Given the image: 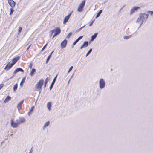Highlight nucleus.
I'll list each match as a JSON object with an SVG mask.
<instances>
[{"label":"nucleus","instance_id":"1","mask_svg":"<svg viewBox=\"0 0 153 153\" xmlns=\"http://www.w3.org/2000/svg\"><path fill=\"white\" fill-rule=\"evenodd\" d=\"M148 17V15L145 13H140V17L138 18L137 20V22L138 23H141L142 24L143 21L147 19Z\"/></svg>","mask_w":153,"mask_h":153},{"label":"nucleus","instance_id":"2","mask_svg":"<svg viewBox=\"0 0 153 153\" xmlns=\"http://www.w3.org/2000/svg\"><path fill=\"white\" fill-rule=\"evenodd\" d=\"M44 81L43 79L39 80L35 86V90L36 91H41L42 87L43 85Z\"/></svg>","mask_w":153,"mask_h":153},{"label":"nucleus","instance_id":"3","mask_svg":"<svg viewBox=\"0 0 153 153\" xmlns=\"http://www.w3.org/2000/svg\"><path fill=\"white\" fill-rule=\"evenodd\" d=\"M85 3V1L83 0L80 4L78 7L77 10L79 12H82L83 9V8Z\"/></svg>","mask_w":153,"mask_h":153},{"label":"nucleus","instance_id":"4","mask_svg":"<svg viewBox=\"0 0 153 153\" xmlns=\"http://www.w3.org/2000/svg\"><path fill=\"white\" fill-rule=\"evenodd\" d=\"M51 31V32L52 34H53V33H55L53 36V37H54L60 33L61 29L59 27H56L55 29Z\"/></svg>","mask_w":153,"mask_h":153},{"label":"nucleus","instance_id":"5","mask_svg":"<svg viewBox=\"0 0 153 153\" xmlns=\"http://www.w3.org/2000/svg\"><path fill=\"white\" fill-rule=\"evenodd\" d=\"M16 122H14L13 121V119H12L11 120V126L13 128H16L19 126V124L18 121L17 120H16Z\"/></svg>","mask_w":153,"mask_h":153},{"label":"nucleus","instance_id":"6","mask_svg":"<svg viewBox=\"0 0 153 153\" xmlns=\"http://www.w3.org/2000/svg\"><path fill=\"white\" fill-rule=\"evenodd\" d=\"M100 87V88H104L105 86V83L102 79H100L99 82Z\"/></svg>","mask_w":153,"mask_h":153},{"label":"nucleus","instance_id":"7","mask_svg":"<svg viewBox=\"0 0 153 153\" xmlns=\"http://www.w3.org/2000/svg\"><path fill=\"white\" fill-rule=\"evenodd\" d=\"M13 65L12 63L10 64V62H9L6 65L4 69L7 71L11 69Z\"/></svg>","mask_w":153,"mask_h":153},{"label":"nucleus","instance_id":"8","mask_svg":"<svg viewBox=\"0 0 153 153\" xmlns=\"http://www.w3.org/2000/svg\"><path fill=\"white\" fill-rule=\"evenodd\" d=\"M8 2L9 4L11 7L13 8L15 7L16 3L13 0H8Z\"/></svg>","mask_w":153,"mask_h":153},{"label":"nucleus","instance_id":"9","mask_svg":"<svg viewBox=\"0 0 153 153\" xmlns=\"http://www.w3.org/2000/svg\"><path fill=\"white\" fill-rule=\"evenodd\" d=\"M67 40L66 39H65L61 43V46L62 48L66 47L67 45Z\"/></svg>","mask_w":153,"mask_h":153},{"label":"nucleus","instance_id":"10","mask_svg":"<svg viewBox=\"0 0 153 153\" xmlns=\"http://www.w3.org/2000/svg\"><path fill=\"white\" fill-rule=\"evenodd\" d=\"M20 57L19 56H17V57H15L13 58L12 60V64L14 65L16 63L17 61L19 59Z\"/></svg>","mask_w":153,"mask_h":153},{"label":"nucleus","instance_id":"11","mask_svg":"<svg viewBox=\"0 0 153 153\" xmlns=\"http://www.w3.org/2000/svg\"><path fill=\"white\" fill-rule=\"evenodd\" d=\"M71 15V13H70L64 18L63 22L64 24H65L67 22L70 17Z\"/></svg>","mask_w":153,"mask_h":153},{"label":"nucleus","instance_id":"12","mask_svg":"<svg viewBox=\"0 0 153 153\" xmlns=\"http://www.w3.org/2000/svg\"><path fill=\"white\" fill-rule=\"evenodd\" d=\"M21 71L22 72H24V70H23L22 68H16L13 72V74H16L17 73Z\"/></svg>","mask_w":153,"mask_h":153},{"label":"nucleus","instance_id":"13","mask_svg":"<svg viewBox=\"0 0 153 153\" xmlns=\"http://www.w3.org/2000/svg\"><path fill=\"white\" fill-rule=\"evenodd\" d=\"M24 100H23L18 104L17 107L19 110L21 109Z\"/></svg>","mask_w":153,"mask_h":153},{"label":"nucleus","instance_id":"14","mask_svg":"<svg viewBox=\"0 0 153 153\" xmlns=\"http://www.w3.org/2000/svg\"><path fill=\"white\" fill-rule=\"evenodd\" d=\"M57 76V75H56V76L54 77V79H53L52 82L51 84V85L50 86V90H51L52 89L53 87V85L55 82V81L56 79Z\"/></svg>","mask_w":153,"mask_h":153},{"label":"nucleus","instance_id":"15","mask_svg":"<svg viewBox=\"0 0 153 153\" xmlns=\"http://www.w3.org/2000/svg\"><path fill=\"white\" fill-rule=\"evenodd\" d=\"M140 8L139 7H135L133 8L131 10V13H133L135 10H137Z\"/></svg>","mask_w":153,"mask_h":153},{"label":"nucleus","instance_id":"16","mask_svg":"<svg viewBox=\"0 0 153 153\" xmlns=\"http://www.w3.org/2000/svg\"><path fill=\"white\" fill-rule=\"evenodd\" d=\"M17 120L18 121V122L19 124L21 123L24 122L25 121V119L23 118H19V119Z\"/></svg>","mask_w":153,"mask_h":153},{"label":"nucleus","instance_id":"17","mask_svg":"<svg viewBox=\"0 0 153 153\" xmlns=\"http://www.w3.org/2000/svg\"><path fill=\"white\" fill-rule=\"evenodd\" d=\"M88 45V42L85 41L84 42L83 45L81 46L80 49H82L84 47H86Z\"/></svg>","mask_w":153,"mask_h":153},{"label":"nucleus","instance_id":"18","mask_svg":"<svg viewBox=\"0 0 153 153\" xmlns=\"http://www.w3.org/2000/svg\"><path fill=\"white\" fill-rule=\"evenodd\" d=\"M35 72V68H33L30 73V75L31 76H33Z\"/></svg>","mask_w":153,"mask_h":153},{"label":"nucleus","instance_id":"19","mask_svg":"<svg viewBox=\"0 0 153 153\" xmlns=\"http://www.w3.org/2000/svg\"><path fill=\"white\" fill-rule=\"evenodd\" d=\"M11 99V97L9 96H8L7 97L5 98L4 100V102L5 103H6L8 101L10 100Z\"/></svg>","mask_w":153,"mask_h":153},{"label":"nucleus","instance_id":"20","mask_svg":"<svg viewBox=\"0 0 153 153\" xmlns=\"http://www.w3.org/2000/svg\"><path fill=\"white\" fill-rule=\"evenodd\" d=\"M26 77L25 76V77H23V78H22V79L20 82V85L21 86L22 85H23V84L25 82V81L26 79Z\"/></svg>","mask_w":153,"mask_h":153},{"label":"nucleus","instance_id":"21","mask_svg":"<svg viewBox=\"0 0 153 153\" xmlns=\"http://www.w3.org/2000/svg\"><path fill=\"white\" fill-rule=\"evenodd\" d=\"M51 102H49L47 104V107L48 109L50 111L51 110Z\"/></svg>","mask_w":153,"mask_h":153},{"label":"nucleus","instance_id":"22","mask_svg":"<svg viewBox=\"0 0 153 153\" xmlns=\"http://www.w3.org/2000/svg\"><path fill=\"white\" fill-rule=\"evenodd\" d=\"M97 35V33H95L93 35L91 36V40L93 41L94 39H95Z\"/></svg>","mask_w":153,"mask_h":153},{"label":"nucleus","instance_id":"23","mask_svg":"<svg viewBox=\"0 0 153 153\" xmlns=\"http://www.w3.org/2000/svg\"><path fill=\"white\" fill-rule=\"evenodd\" d=\"M34 108V106H33L31 107L30 111L28 112V114L29 115H30L31 112L33 111Z\"/></svg>","mask_w":153,"mask_h":153},{"label":"nucleus","instance_id":"24","mask_svg":"<svg viewBox=\"0 0 153 153\" xmlns=\"http://www.w3.org/2000/svg\"><path fill=\"white\" fill-rule=\"evenodd\" d=\"M48 80H49V79L48 78V77L45 80L44 85V87H45L46 86V84H47V83L48 82Z\"/></svg>","mask_w":153,"mask_h":153},{"label":"nucleus","instance_id":"25","mask_svg":"<svg viewBox=\"0 0 153 153\" xmlns=\"http://www.w3.org/2000/svg\"><path fill=\"white\" fill-rule=\"evenodd\" d=\"M102 10H100L99 12L97 13V15L96 16V18H97V17H98L100 16V15L101 13H102Z\"/></svg>","mask_w":153,"mask_h":153},{"label":"nucleus","instance_id":"26","mask_svg":"<svg viewBox=\"0 0 153 153\" xmlns=\"http://www.w3.org/2000/svg\"><path fill=\"white\" fill-rule=\"evenodd\" d=\"M72 34V33L71 32L69 33V34L67 36L66 38L67 39H69L71 36Z\"/></svg>","mask_w":153,"mask_h":153},{"label":"nucleus","instance_id":"27","mask_svg":"<svg viewBox=\"0 0 153 153\" xmlns=\"http://www.w3.org/2000/svg\"><path fill=\"white\" fill-rule=\"evenodd\" d=\"M18 85L17 84H16L14 86L13 89L14 91H15L17 88Z\"/></svg>","mask_w":153,"mask_h":153},{"label":"nucleus","instance_id":"28","mask_svg":"<svg viewBox=\"0 0 153 153\" xmlns=\"http://www.w3.org/2000/svg\"><path fill=\"white\" fill-rule=\"evenodd\" d=\"M53 52V51L50 54V55L47 58V60H46V62H48V61H49V59H50V57L51 55L52 54Z\"/></svg>","mask_w":153,"mask_h":153},{"label":"nucleus","instance_id":"29","mask_svg":"<svg viewBox=\"0 0 153 153\" xmlns=\"http://www.w3.org/2000/svg\"><path fill=\"white\" fill-rule=\"evenodd\" d=\"M49 121L46 122L44 124V127H46V126H48L49 125Z\"/></svg>","mask_w":153,"mask_h":153},{"label":"nucleus","instance_id":"30","mask_svg":"<svg viewBox=\"0 0 153 153\" xmlns=\"http://www.w3.org/2000/svg\"><path fill=\"white\" fill-rule=\"evenodd\" d=\"M92 51V49L91 48L89 50V51H88V52L87 53V54L86 55V56H87L91 53V52Z\"/></svg>","mask_w":153,"mask_h":153},{"label":"nucleus","instance_id":"31","mask_svg":"<svg viewBox=\"0 0 153 153\" xmlns=\"http://www.w3.org/2000/svg\"><path fill=\"white\" fill-rule=\"evenodd\" d=\"M13 11H14V10H13V8L11 7L10 8V15H12L13 14Z\"/></svg>","mask_w":153,"mask_h":153},{"label":"nucleus","instance_id":"32","mask_svg":"<svg viewBox=\"0 0 153 153\" xmlns=\"http://www.w3.org/2000/svg\"><path fill=\"white\" fill-rule=\"evenodd\" d=\"M131 37L130 36H126L124 37V39H129Z\"/></svg>","mask_w":153,"mask_h":153},{"label":"nucleus","instance_id":"33","mask_svg":"<svg viewBox=\"0 0 153 153\" xmlns=\"http://www.w3.org/2000/svg\"><path fill=\"white\" fill-rule=\"evenodd\" d=\"M83 37V36H79V37H78L76 40L78 41L80 40L82 37Z\"/></svg>","mask_w":153,"mask_h":153},{"label":"nucleus","instance_id":"34","mask_svg":"<svg viewBox=\"0 0 153 153\" xmlns=\"http://www.w3.org/2000/svg\"><path fill=\"white\" fill-rule=\"evenodd\" d=\"M22 30V27H19L18 30V32L19 33H20Z\"/></svg>","mask_w":153,"mask_h":153},{"label":"nucleus","instance_id":"35","mask_svg":"<svg viewBox=\"0 0 153 153\" xmlns=\"http://www.w3.org/2000/svg\"><path fill=\"white\" fill-rule=\"evenodd\" d=\"M32 66L33 63H30L29 66V67L30 69H31L32 67Z\"/></svg>","mask_w":153,"mask_h":153},{"label":"nucleus","instance_id":"36","mask_svg":"<svg viewBox=\"0 0 153 153\" xmlns=\"http://www.w3.org/2000/svg\"><path fill=\"white\" fill-rule=\"evenodd\" d=\"M85 25H84V26H82V27H80V28L78 29L77 30V31H80L82 28H83L84 27H85Z\"/></svg>","mask_w":153,"mask_h":153},{"label":"nucleus","instance_id":"37","mask_svg":"<svg viewBox=\"0 0 153 153\" xmlns=\"http://www.w3.org/2000/svg\"><path fill=\"white\" fill-rule=\"evenodd\" d=\"M78 41L77 40H76L75 41L73 44V45L74 46L75 45L77 42Z\"/></svg>","mask_w":153,"mask_h":153},{"label":"nucleus","instance_id":"38","mask_svg":"<svg viewBox=\"0 0 153 153\" xmlns=\"http://www.w3.org/2000/svg\"><path fill=\"white\" fill-rule=\"evenodd\" d=\"M73 68V66H71L69 69L68 72H70L72 69Z\"/></svg>","mask_w":153,"mask_h":153},{"label":"nucleus","instance_id":"39","mask_svg":"<svg viewBox=\"0 0 153 153\" xmlns=\"http://www.w3.org/2000/svg\"><path fill=\"white\" fill-rule=\"evenodd\" d=\"M47 45V44H46L45 45H44L43 46V47L42 48V51L44 49H45V48Z\"/></svg>","mask_w":153,"mask_h":153},{"label":"nucleus","instance_id":"40","mask_svg":"<svg viewBox=\"0 0 153 153\" xmlns=\"http://www.w3.org/2000/svg\"><path fill=\"white\" fill-rule=\"evenodd\" d=\"M148 13H150V14L151 15H152L153 14V11H149L148 12Z\"/></svg>","mask_w":153,"mask_h":153},{"label":"nucleus","instance_id":"41","mask_svg":"<svg viewBox=\"0 0 153 153\" xmlns=\"http://www.w3.org/2000/svg\"><path fill=\"white\" fill-rule=\"evenodd\" d=\"M4 86V85L1 84L0 85V90Z\"/></svg>","mask_w":153,"mask_h":153},{"label":"nucleus","instance_id":"42","mask_svg":"<svg viewBox=\"0 0 153 153\" xmlns=\"http://www.w3.org/2000/svg\"><path fill=\"white\" fill-rule=\"evenodd\" d=\"M31 45L30 44V45H29L28 47L27 48V50H28L29 48H30V47L31 46Z\"/></svg>","mask_w":153,"mask_h":153},{"label":"nucleus","instance_id":"43","mask_svg":"<svg viewBox=\"0 0 153 153\" xmlns=\"http://www.w3.org/2000/svg\"><path fill=\"white\" fill-rule=\"evenodd\" d=\"M92 23H93V22H92V23H91L90 24H89V26H91V25H92Z\"/></svg>","mask_w":153,"mask_h":153}]
</instances>
